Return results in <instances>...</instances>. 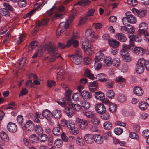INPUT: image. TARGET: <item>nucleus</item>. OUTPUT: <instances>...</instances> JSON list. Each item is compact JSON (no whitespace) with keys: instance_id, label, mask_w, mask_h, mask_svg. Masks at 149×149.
I'll use <instances>...</instances> for the list:
<instances>
[{"instance_id":"obj_55","label":"nucleus","mask_w":149,"mask_h":149,"mask_svg":"<svg viewBox=\"0 0 149 149\" xmlns=\"http://www.w3.org/2000/svg\"><path fill=\"white\" fill-rule=\"evenodd\" d=\"M95 11V10L94 8H91L88 10L86 16H87L88 17L93 16L94 15Z\"/></svg>"},{"instance_id":"obj_29","label":"nucleus","mask_w":149,"mask_h":149,"mask_svg":"<svg viewBox=\"0 0 149 149\" xmlns=\"http://www.w3.org/2000/svg\"><path fill=\"white\" fill-rule=\"evenodd\" d=\"M95 56V61H100L103 59L104 58V54L101 51H100L96 53Z\"/></svg>"},{"instance_id":"obj_49","label":"nucleus","mask_w":149,"mask_h":149,"mask_svg":"<svg viewBox=\"0 0 149 149\" xmlns=\"http://www.w3.org/2000/svg\"><path fill=\"white\" fill-rule=\"evenodd\" d=\"M41 135L38 138V141H40L41 142H45L47 141V136L45 134H41Z\"/></svg>"},{"instance_id":"obj_46","label":"nucleus","mask_w":149,"mask_h":149,"mask_svg":"<svg viewBox=\"0 0 149 149\" xmlns=\"http://www.w3.org/2000/svg\"><path fill=\"white\" fill-rule=\"evenodd\" d=\"M68 129L70 130L75 127V124L74 122L70 120L68 121V124L67 127Z\"/></svg>"},{"instance_id":"obj_31","label":"nucleus","mask_w":149,"mask_h":149,"mask_svg":"<svg viewBox=\"0 0 149 149\" xmlns=\"http://www.w3.org/2000/svg\"><path fill=\"white\" fill-rule=\"evenodd\" d=\"M128 22L130 23H134L136 21V18L132 15H129L127 16Z\"/></svg>"},{"instance_id":"obj_54","label":"nucleus","mask_w":149,"mask_h":149,"mask_svg":"<svg viewBox=\"0 0 149 149\" xmlns=\"http://www.w3.org/2000/svg\"><path fill=\"white\" fill-rule=\"evenodd\" d=\"M26 61V59L25 58H21L19 61V63H17V64L19 65V68H21L24 64L25 63Z\"/></svg>"},{"instance_id":"obj_20","label":"nucleus","mask_w":149,"mask_h":149,"mask_svg":"<svg viewBox=\"0 0 149 149\" xmlns=\"http://www.w3.org/2000/svg\"><path fill=\"white\" fill-rule=\"evenodd\" d=\"M44 118L45 117L48 120H50L52 118V113L48 109H46L43 111Z\"/></svg>"},{"instance_id":"obj_12","label":"nucleus","mask_w":149,"mask_h":149,"mask_svg":"<svg viewBox=\"0 0 149 149\" xmlns=\"http://www.w3.org/2000/svg\"><path fill=\"white\" fill-rule=\"evenodd\" d=\"M79 123L80 128L82 130H86L88 128V123L85 120L79 119Z\"/></svg>"},{"instance_id":"obj_64","label":"nucleus","mask_w":149,"mask_h":149,"mask_svg":"<svg viewBox=\"0 0 149 149\" xmlns=\"http://www.w3.org/2000/svg\"><path fill=\"white\" fill-rule=\"evenodd\" d=\"M17 120L18 123L19 125H21L23 122V116L21 115H18L17 117Z\"/></svg>"},{"instance_id":"obj_30","label":"nucleus","mask_w":149,"mask_h":149,"mask_svg":"<svg viewBox=\"0 0 149 149\" xmlns=\"http://www.w3.org/2000/svg\"><path fill=\"white\" fill-rule=\"evenodd\" d=\"M104 63L107 66H111L113 63L112 58L109 56H107L104 58Z\"/></svg>"},{"instance_id":"obj_18","label":"nucleus","mask_w":149,"mask_h":149,"mask_svg":"<svg viewBox=\"0 0 149 149\" xmlns=\"http://www.w3.org/2000/svg\"><path fill=\"white\" fill-rule=\"evenodd\" d=\"M84 75L92 80L95 79L94 74L91 73V70L88 68H85L84 72Z\"/></svg>"},{"instance_id":"obj_24","label":"nucleus","mask_w":149,"mask_h":149,"mask_svg":"<svg viewBox=\"0 0 149 149\" xmlns=\"http://www.w3.org/2000/svg\"><path fill=\"white\" fill-rule=\"evenodd\" d=\"M65 112L67 116L69 117H71L74 114V111L70 107H67L65 109Z\"/></svg>"},{"instance_id":"obj_1","label":"nucleus","mask_w":149,"mask_h":149,"mask_svg":"<svg viewBox=\"0 0 149 149\" xmlns=\"http://www.w3.org/2000/svg\"><path fill=\"white\" fill-rule=\"evenodd\" d=\"M45 49L48 51L50 55V57L47 56L45 59H49L51 62H53L55 59L60 56L59 53L58 52L57 48L52 43H49L46 45L44 47H39L34 54L32 56V58L35 59L38 56H40L44 52Z\"/></svg>"},{"instance_id":"obj_15","label":"nucleus","mask_w":149,"mask_h":149,"mask_svg":"<svg viewBox=\"0 0 149 149\" xmlns=\"http://www.w3.org/2000/svg\"><path fill=\"white\" fill-rule=\"evenodd\" d=\"M98 86V82L96 81L90 82L88 85L90 91L92 92L95 91H96Z\"/></svg>"},{"instance_id":"obj_45","label":"nucleus","mask_w":149,"mask_h":149,"mask_svg":"<svg viewBox=\"0 0 149 149\" xmlns=\"http://www.w3.org/2000/svg\"><path fill=\"white\" fill-rule=\"evenodd\" d=\"M76 142L77 144L81 146H83L85 143L83 139L80 137L77 138L76 140Z\"/></svg>"},{"instance_id":"obj_10","label":"nucleus","mask_w":149,"mask_h":149,"mask_svg":"<svg viewBox=\"0 0 149 149\" xmlns=\"http://www.w3.org/2000/svg\"><path fill=\"white\" fill-rule=\"evenodd\" d=\"M7 128L8 131L11 133L15 132L17 130V127L16 124L11 122L8 123Z\"/></svg>"},{"instance_id":"obj_17","label":"nucleus","mask_w":149,"mask_h":149,"mask_svg":"<svg viewBox=\"0 0 149 149\" xmlns=\"http://www.w3.org/2000/svg\"><path fill=\"white\" fill-rule=\"evenodd\" d=\"M81 96L84 100H88L91 98L92 96L89 92L86 90H83L81 93Z\"/></svg>"},{"instance_id":"obj_5","label":"nucleus","mask_w":149,"mask_h":149,"mask_svg":"<svg viewBox=\"0 0 149 149\" xmlns=\"http://www.w3.org/2000/svg\"><path fill=\"white\" fill-rule=\"evenodd\" d=\"M65 9L63 6H60L57 9V10L55 12L52 17L53 20L59 19H61L63 17V15L62 12L65 10Z\"/></svg>"},{"instance_id":"obj_9","label":"nucleus","mask_w":149,"mask_h":149,"mask_svg":"<svg viewBox=\"0 0 149 149\" xmlns=\"http://www.w3.org/2000/svg\"><path fill=\"white\" fill-rule=\"evenodd\" d=\"M95 79H97L98 81L101 82H104L107 81L108 77L104 74L100 73L98 74L97 75L95 76Z\"/></svg>"},{"instance_id":"obj_13","label":"nucleus","mask_w":149,"mask_h":149,"mask_svg":"<svg viewBox=\"0 0 149 149\" xmlns=\"http://www.w3.org/2000/svg\"><path fill=\"white\" fill-rule=\"evenodd\" d=\"M121 54L123 58V60L125 62H130L131 60V58L130 54L128 52L121 51Z\"/></svg>"},{"instance_id":"obj_39","label":"nucleus","mask_w":149,"mask_h":149,"mask_svg":"<svg viewBox=\"0 0 149 149\" xmlns=\"http://www.w3.org/2000/svg\"><path fill=\"white\" fill-rule=\"evenodd\" d=\"M127 99L126 97L123 94H119L118 97V101L121 102H125Z\"/></svg>"},{"instance_id":"obj_33","label":"nucleus","mask_w":149,"mask_h":149,"mask_svg":"<svg viewBox=\"0 0 149 149\" xmlns=\"http://www.w3.org/2000/svg\"><path fill=\"white\" fill-rule=\"evenodd\" d=\"M25 39V36L23 35L18 36L15 40V42L17 44H19Z\"/></svg>"},{"instance_id":"obj_35","label":"nucleus","mask_w":149,"mask_h":149,"mask_svg":"<svg viewBox=\"0 0 149 149\" xmlns=\"http://www.w3.org/2000/svg\"><path fill=\"white\" fill-rule=\"evenodd\" d=\"M34 129L36 133L38 134H42L43 133V130L42 127L38 125H36Z\"/></svg>"},{"instance_id":"obj_23","label":"nucleus","mask_w":149,"mask_h":149,"mask_svg":"<svg viewBox=\"0 0 149 149\" xmlns=\"http://www.w3.org/2000/svg\"><path fill=\"white\" fill-rule=\"evenodd\" d=\"M133 91L134 94L138 96H142L143 94V90L140 87H135L133 89Z\"/></svg>"},{"instance_id":"obj_53","label":"nucleus","mask_w":149,"mask_h":149,"mask_svg":"<svg viewBox=\"0 0 149 149\" xmlns=\"http://www.w3.org/2000/svg\"><path fill=\"white\" fill-rule=\"evenodd\" d=\"M114 66L116 67H118L120 65V61L119 58H116L114 59L113 63Z\"/></svg>"},{"instance_id":"obj_14","label":"nucleus","mask_w":149,"mask_h":149,"mask_svg":"<svg viewBox=\"0 0 149 149\" xmlns=\"http://www.w3.org/2000/svg\"><path fill=\"white\" fill-rule=\"evenodd\" d=\"M94 135L92 134H87L84 136V139L86 142L88 144H91L93 143Z\"/></svg>"},{"instance_id":"obj_3","label":"nucleus","mask_w":149,"mask_h":149,"mask_svg":"<svg viewBox=\"0 0 149 149\" xmlns=\"http://www.w3.org/2000/svg\"><path fill=\"white\" fill-rule=\"evenodd\" d=\"M82 47L86 54L90 55L94 52V49L87 40H85L82 43Z\"/></svg>"},{"instance_id":"obj_40","label":"nucleus","mask_w":149,"mask_h":149,"mask_svg":"<svg viewBox=\"0 0 149 149\" xmlns=\"http://www.w3.org/2000/svg\"><path fill=\"white\" fill-rule=\"evenodd\" d=\"M0 14L2 15L6 16H9L10 15L8 10L4 8L1 9L0 10Z\"/></svg>"},{"instance_id":"obj_8","label":"nucleus","mask_w":149,"mask_h":149,"mask_svg":"<svg viewBox=\"0 0 149 149\" xmlns=\"http://www.w3.org/2000/svg\"><path fill=\"white\" fill-rule=\"evenodd\" d=\"M132 10L134 14L137 15L140 18L144 17L146 13V11L145 10H138L135 8H133Z\"/></svg>"},{"instance_id":"obj_26","label":"nucleus","mask_w":149,"mask_h":149,"mask_svg":"<svg viewBox=\"0 0 149 149\" xmlns=\"http://www.w3.org/2000/svg\"><path fill=\"white\" fill-rule=\"evenodd\" d=\"M95 96L96 99L100 100H103L105 97L104 94L100 91L95 92Z\"/></svg>"},{"instance_id":"obj_44","label":"nucleus","mask_w":149,"mask_h":149,"mask_svg":"<svg viewBox=\"0 0 149 149\" xmlns=\"http://www.w3.org/2000/svg\"><path fill=\"white\" fill-rule=\"evenodd\" d=\"M117 106L116 105L113 103H111L109 104V108L110 112L112 113L115 112Z\"/></svg>"},{"instance_id":"obj_2","label":"nucleus","mask_w":149,"mask_h":149,"mask_svg":"<svg viewBox=\"0 0 149 149\" xmlns=\"http://www.w3.org/2000/svg\"><path fill=\"white\" fill-rule=\"evenodd\" d=\"M74 16V15H72L69 17L66 21V22H63L60 24L57 30V36L58 38L60 36L62 33L69 27V24L73 20Z\"/></svg>"},{"instance_id":"obj_41","label":"nucleus","mask_w":149,"mask_h":149,"mask_svg":"<svg viewBox=\"0 0 149 149\" xmlns=\"http://www.w3.org/2000/svg\"><path fill=\"white\" fill-rule=\"evenodd\" d=\"M81 106L85 109L89 108L90 106V104L88 102L84 101L80 102Z\"/></svg>"},{"instance_id":"obj_62","label":"nucleus","mask_w":149,"mask_h":149,"mask_svg":"<svg viewBox=\"0 0 149 149\" xmlns=\"http://www.w3.org/2000/svg\"><path fill=\"white\" fill-rule=\"evenodd\" d=\"M115 134L117 135L121 134L123 132V130L120 127L115 128L114 130Z\"/></svg>"},{"instance_id":"obj_50","label":"nucleus","mask_w":149,"mask_h":149,"mask_svg":"<svg viewBox=\"0 0 149 149\" xmlns=\"http://www.w3.org/2000/svg\"><path fill=\"white\" fill-rule=\"evenodd\" d=\"M88 19V17H87V16H85L81 18L80 19L79 24V25H83L84 24L87 22Z\"/></svg>"},{"instance_id":"obj_61","label":"nucleus","mask_w":149,"mask_h":149,"mask_svg":"<svg viewBox=\"0 0 149 149\" xmlns=\"http://www.w3.org/2000/svg\"><path fill=\"white\" fill-rule=\"evenodd\" d=\"M92 118V119L91 121L93 124L95 125H97L99 124L100 121L98 118L95 117L94 116V117Z\"/></svg>"},{"instance_id":"obj_52","label":"nucleus","mask_w":149,"mask_h":149,"mask_svg":"<svg viewBox=\"0 0 149 149\" xmlns=\"http://www.w3.org/2000/svg\"><path fill=\"white\" fill-rule=\"evenodd\" d=\"M102 63L100 61H95L94 66L95 69L98 70L100 69L102 67Z\"/></svg>"},{"instance_id":"obj_37","label":"nucleus","mask_w":149,"mask_h":149,"mask_svg":"<svg viewBox=\"0 0 149 149\" xmlns=\"http://www.w3.org/2000/svg\"><path fill=\"white\" fill-rule=\"evenodd\" d=\"M29 139L30 141L34 143H36L38 141V138L35 134L31 135L30 136Z\"/></svg>"},{"instance_id":"obj_22","label":"nucleus","mask_w":149,"mask_h":149,"mask_svg":"<svg viewBox=\"0 0 149 149\" xmlns=\"http://www.w3.org/2000/svg\"><path fill=\"white\" fill-rule=\"evenodd\" d=\"M115 38L122 42H125L127 39L125 35L121 33H118L116 34L115 36Z\"/></svg>"},{"instance_id":"obj_42","label":"nucleus","mask_w":149,"mask_h":149,"mask_svg":"<svg viewBox=\"0 0 149 149\" xmlns=\"http://www.w3.org/2000/svg\"><path fill=\"white\" fill-rule=\"evenodd\" d=\"M136 72L139 74H141L144 72V68L143 65H136Z\"/></svg>"},{"instance_id":"obj_28","label":"nucleus","mask_w":149,"mask_h":149,"mask_svg":"<svg viewBox=\"0 0 149 149\" xmlns=\"http://www.w3.org/2000/svg\"><path fill=\"white\" fill-rule=\"evenodd\" d=\"M52 115L54 118L57 119H59L61 116V112L58 110H54L52 111Z\"/></svg>"},{"instance_id":"obj_21","label":"nucleus","mask_w":149,"mask_h":149,"mask_svg":"<svg viewBox=\"0 0 149 149\" xmlns=\"http://www.w3.org/2000/svg\"><path fill=\"white\" fill-rule=\"evenodd\" d=\"M133 52L137 55L142 56L143 55L145 51L144 49L141 47H136L134 49Z\"/></svg>"},{"instance_id":"obj_59","label":"nucleus","mask_w":149,"mask_h":149,"mask_svg":"<svg viewBox=\"0 0 149 149\" xmlns=\"http://www.w3.org/2000/svg\"><path fill=\"white\" fill-rule=\"evenodd\" d=\"M92 60L89 57H85L84 59V63L85 65H88L91 63Z\"/></svg>"},{"instance_id":"obj_6","label":"nucleus","mask_w":149,"mask_h":149,"mask_svg":"<svg viewBox=\"0 0 149 149\" xmlns=\"http://www.w3.org/2000/svg\"><path fill=\"white\" fill-rule=\"evenodd\" d=\"M9 140V138L7 134L4 132H0V145L3 146L5 145L6 142H8ZM0 149H3L0 146Z\"/></svg>"},{"instance_id":"obj_32","label":"nucleus","mask_w":149,"mask_h":149,"mask_svg":"<svg viewBox=\"0 0 149 149\" xmlns=\"http://www.w3.org/2000/svg\"><path fill=\"white\" fill-rule=\"evenodd\" d=\"M138 107L140 109L143 111L146 110L147 108V105L144 102H140L138 103Z\"/></svg>"},{"instance_id":"obj_47","label":"nucleus","mask_w":149,"mask_h":149,"mask_svg":"<svg viewBox=\"0 0 149 149\" xmlns=\"http://www.w3.org/2000/svg\"><path fill=\"white\" fill-rule=\"evenodd\" d=\"M103 127L106 130H110L112 127V124L110 122L107 121L104 123Z\"/></svg>"},{"instance_id":"obj_19","label":"nucleus","mask_w":149,"mask_h":149,"mask_svg":"<svg viewBox=\"0 0 149 149\" xmlns=\"http://www.w3.org/2000/svg\"><path fill=\"white\" fill-rule=\"evenodd\" d=\"M108 42L110 46L115 48H117L119 44V42L114 39H110Z\"/></svg>"},{"instance_id":"obj_7","label":"nucleus","mask_w":149,"mask_h":149,"mask_svg":"<svg viewBox=\"0 0 149 149\" xmlns=\"http://www.w3.org/2000/svg\"><path fill=\"white\" fill-rule=\"evenodd\" d=\"M95 109L97 113L100 114H104L106 112V109L103 104L98 103L95 106Z\"/></svg>"},{"instance_id":"obj_60","label":"nucleus","mask_w":149,"mask_h":149,"mask_svg":"<svg viewBox=\"0 0 149 149\" xmlns=\"http://www.w3.org/2000/svg\"><path fill=\"white\" fill-rule=\"evenodd\" d=\"M126 79L121 76H119L116 77L115 79V81L118 82L123 83L125 82Z\"/></svg>"},{"instance_id":"obj_43","label":"nucleus","mask_w":149,"mask_h":149,"mask_svg":"<svg viewBox=\"0 0 149 149\" xmlns=\"http://www.w3.org/2000/svg\"><path fill=\"white\" fill-rule=\"evenodd\" d=\"M106 94L107 96L111 99L113 98L115 96L114 92L111 90H109L107 91Z\"/></svg>"},{"instance_id":"obj_58","label":"nucleus","mask_w":149,"mask_h":149,"mask_svg":"<svg viewBox=\"0 0 149 149\" xmlns=\"http://www.w3.org/2000/svg\"><path fill=\"white\" fill-rule=\"evenodd\" d=\"M81 98L80 94L78 93H74L72 96L73 99L75 101H78Z\"/></svg>"},{"instance_id":"obj_34","label":"nucleus","mask_w":149,"mask_h":149,"mask_svg":"<svg viewBox=\"0 0 149 149\" xmlns=\"http://www.w3.org/2000/svg\"><path fill=\"white\" fill-rule=\"evenodd\" d=\"M70 106H71L73 108L77 111H80L82 110V108L81 107V105L78 104H73L72 103L71 104H69Z\"/></svg>"},{"instance_id":"obj_38","label":"nucleus","mask_w":149,"mask_h":149,"mask_svg":"<svg viewBox=\"0 0 149 149\" xmlns=\"http://www.w3.org/2000/svg\"><path fill=\"white\" fill-rule=\"evenodd\" d=\"M82 57L74 56L73 59V62L76 65H79L80 64L81 61Z\"/></svg>"},{"instance_id":"obj_27","label":"nucleus","mask_w":149,"mask_h":149,"mask_svg":"<svg viewBox=\"0 0 149 149\" xmlns=\"http://www.w3.org/2000/svg\"><path fill=\"white\" fill-rule=\"evenodd\" d=\"M49 21V18H45L42 20L41 22L38 21L36 22V26L40 27L42 25H47Z\"/></svg>"},{"instance_id":"obj_36","label":"nucleus","mask_w":149,"mask_h":149,"mask_svg":"<svg viewBox=\"0 0 149 149\" xmlns=\"http://www.w3.org/2000/svg\"><path fill=\"white\" fill-rule=\"evenodd\" d=\"M83 113L84 116L90 118H92L95 116L93 112L91 111H84Z\"/></svg>"},{"instance_id":"obj_16","label":"nucleus","mask_w":149,"mask_h":149,"mask_svg":"<svg viewBox=\"0 0 149 149\" xmlns=\"http://www.w3.org/2000/svg\"><path fill=\"white\" fill-rule=\"evenodd\" d=\"M61 130L60 125L58 124L57 127H55L53 128L52 132L54 135L58 136L61 135Z\"/></svg>"},{"instance_id":"obj_11","label":"nucleus","mask_w":149,"mask_h":149,"mask_svg":"<svg viewBox=\"0 0 149 149\" xmlns=\"http://www.w3.org/2000/svg\"><path fill=\"white\" fill-rule=\"evenodd\" d=\"M35 126L33 122L30 120L27 121L25 124L26 129L29 131H33L34 129Z\"/></svg>"},{"instance_id":"obj_48","label":"nucleus","mask_w":149,"mask_h":149,"mask_svg":"<svg viewBox=\"0 0 149 149\" xmlns=\"http://www.w3.org/2000/svg\"><path fill=\"white\" fill-rule=\"evenodd\" d=\"M90 3V1L89 0H81L79 1L77 4L81 6H85L89 5Z\"/></svg>"},{"instance_id":"obj_63","label":"nucleus","mask_w":149,"mask_h":149,"mask_svg":"<svg viewBox=\"0 0 149 149\" xmlns=\"http://www.w3.org/2000/svg\"><path fill=\"white\" fill-rule=\"evenodd\" d=\"M114 83L112 81H109L107 82L106 84V86L108 88H111L113 87Z\"/></svg>"},{"instance_id":"obj_57","label":"nucleus","mask_w":149,"mask_h":149,"mask_svg":"<svg viewBox=\"0 0 149 149\" xmlns=\"http://www.w3.org/2000/svg\"><path fill=\"white\" fill-rule=\"evenodd\" d=\"M17 3L18 6L20 7H24L26 4V2L25 0H19Z\"/></svg>"},{"instance_id":"obj_56","label":"nucleus","mask_w":149,"mask_h":149,"mask_svg":"<svg viewBox=\"0 0 149 149\" xmlns=\"http://www.w3.org/2000/svg\"><path fill=\"white\" fill-rule=\"evenodd\" d=\"M139 29H147L148 27V24L145 22H142L140 23L139 25Z\"/></svg>"},{"instance_id":"obj_51","label":"nucleus","mask_w":149,"mask_h":149,"mask_svg":"<svg viewBox=\"0 0 149 149\" xmlns=\"http://www.w3.org/2000/svg\"><path fill=\"white\" fill-rule=\"evenodd\" d=\"M63 143L62 140L61 139H56L54 142L55 145L58 148L61 147Z\"/></svg>"},{"instance_id":"obj_25","label":"nucleus","mask_w":149,"mask_h":149,"mask_svg":"<svg viewBox=\"0 0 149 149\" xmlns=\"http://www.w3.org/2000/svg\"><path fill=\"white\" fill-rule=\"evenodd\" d=\"M94 141H95L97 143L101 144L103 142V138L99 135L95 134L94 135Z\"/></svg>"},{"instance_id":"obj_4","label":"nucleus","mask_w":149,"mask_h":149,"mask_svg":"<svg viewBox=\"0 0 149 149\" xmlns=\"http://www.w3.org/2000/svg\"><path fill=\"white\" fill-rule=\"evenodd\" d=\"M85 35L88 40L92 42L95 41L96 39L99 37L98 36L95 35V33L93 30L90 29H88L86 30Z\"/></svg>"}]
</instances>
